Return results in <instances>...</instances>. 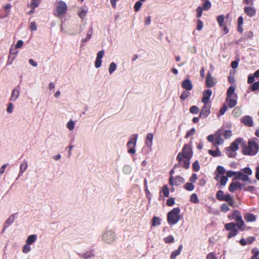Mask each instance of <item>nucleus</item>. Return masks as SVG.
Segmentation results:
<instances>
[{"mask_svg": "<svg viewBox=\"0 0 259 259\" xmlns=\"http://www.w3.org/2000/svg\"><path fill=\"white\" fill-rule=\"evenodd\" d=\"M195 129L194 128H192L190 131L187 132L185 137L187 138L191 136H193L195 134Z\"/></svg>", "mask_w": 259, "mask_h": 259, "instance_id": "864d4df0", "label": "nucleus"}, {"mask_svg": "<svg viewBox=\"0 0 259 259\" xmlns=\"http://www.w3.org/2000/svg\"><path fill=\"white\" fill-rule=\"evenodd\" d=\"M138 138V135L135 134L132 136L131 139L127 143V146L129 148H134L136 144L137 140Z\"/></svg>", "mask_w": 259, "mask_h": 259, "instance_id": "aec40b11", "label": "nucleus"}, {"mask_svg": "<svg viewBox=\"0 0 259 259\" xmlns=\"http://www.w3.org/2000/svg\"><path fill=\"white\" fill-rule=\"evenodd\" d=\"M245 13L250 17H253L256 13V10L251 7H246L244 8Z\"/></svg>", "mask_w": 259, "mask_h": 259, "instance_id": "6ab92c4d", "label": "nucleus"}, {"mask_svg": "<svg viewBox=\"0 0 259 259\" xmlns=\"http://www.w3.org/2000/svg\"><path fill=\"white\" fill-rule=\"evenodd\" d=\"M237 174V171H228L227 172V176L228 177H231L234 176L235 179H236Z\"/></svg>", "mask_w": 259, "mask_h": 259, "instance_id": "bf43d9fd", "label": "nucleus"}, {"mask_svg": "<svg viewBox=\"0 0 259 259\" xmlns=\"http://www.w3.org/2000/svg\"><path fill=\"white\" fill-rule=\"evenodd\" d=\"M252 171L249 167L242 169V171H237L236 179H239L243 182L250 181L249 176L251 175Z\"/></svg>", "mask_w": 259, "mask_h": 259, "instance_id": "20e7f679", "label": "nucleus"}, {"mask_svg": "<svg viewBox=\"0 0 259 259\" xmlns=\"http://www.w3.org/2000/svg\"><path fill=\"white\" fill-rule=\"evenodd\" d=\"M216 83V80L210 73H208L206 77V85L208 88L213 87Z\"/></svg>", "mask_w": 259, "mask_h": 259, "instance_id": "1a4fd4ad", "label": "nucleus"}, {"mask_svg": "<svg viewBox=\"0 0 259 259\" xmlns=\"http://www.w3.org/2000/svg\"><path fill=\"white\" fill-rule=\"evenodd\" d=\"M20 92L18 89H14L12 92L10 100L15 102L19 96Z\"/></svg>", "mask_w": 259, "mask_h": 259, "instance_id": "4be33fe9", "label": "nucleus"}, {"mask_svg": "<svg viewBox=\"0 0 259 259\" xmlns=\"http://www.w3.org/2000/svg\"><path fill=\"white\" fill-rule=\"evenodd\" d=\"M232 114L235 117H238L241 114V110L238 107H236L234 109Z\"/></svg>", "mask_w": 259, "mask_h": 259, "instance_id": "c756f323", "label": "nucleus"}, {"mask_svg": "<svg viewBox=\"0 0 259 259\" xmlns=\"http://www.w3.org/2000/svg\"><path fill=\"white\" fill-rule=\"evenodd\" d=\"M222 211L227 212L229 210V207L226 204H223L221 207Z\"/></svg>", "mask_w": 259, "mask_h": 259, "instance_id": "e2e57ef3", "label": "nucleus"}, {"mask_svg": "<svg viewBox=\"0 0 259 259\" xmlns=\"http://www.w3.org/2000/svg\"><path fill=\"white\" fill-rule=\"evenodd\" d=\"M199 111V109L196 106H192L190 109V112L193 114L198 113Z\"/></svg>", "mask_w": 259, "mask_h": 259, "instance_id": "58836bf2", "label": "nucleus"}, {"mask_svg": "<svg viewBox=\"0 0 259 259\" xmlns=\"http://www.w3.org/2000/svg\"><path fill=\"white\" fill-rule=\"evenodd\" d=\"M197 16L198 17H200L202 14V8L201 7H199L196 9Z\"/></svg>", "mask_w": 259, "mask_h": 259, "instance_id": "69168bd1", "label": "nucleus"}, {"mask_svg": "<svg viewBox=\"0 0 259 259\" xmlns=\"http://www.w3.org/2000/svg\"><path fill=\"white\" fill-rule=\"evenodd\" d=\"M235 227V224L233 223H228L225 225V228L227 230H232L234 229Z\"/></svg>", "mask_w": 259, "mask_h": 259, "instance_id": "e433bc0d", "label": "nucleus"}, {"mask_svg": "<svg viewBox=\"0 0 259 259\" xmlns=\"http://www.w3.org/2000/svg\"><path fill=\"white\" fill-rule=\"evenodd\" d=\"M241 121L243 123L247 126H252L253 125V121L251 117L245 116L242 118Z\"/></svg>", "mask_w": 259, "mask_h": 259, "instance_id": "a211bd4d", "label": "nucleus"}, {"mask_svg": "<svg viewBox=\"0 0 259 259\" xmlns=\"http://www.w3.org/2000/svg\"><path fill=\"white\" fill-rule=\"evenodd\" d=\"M81 255L84 258L88 259L92 257L93 256V254L91 252L88 251L82 254Z\"/></svg>", "mask_w": 259, "mask_h": 259, "instance_id": "09e8293b", "label": "nucleus"}, {"mask_svg": "<svg viewBox=\"0 0 259 259\" xmlns=\"http://www.w3.org/2000/svg\"><path fill=\"white\" fill-rule=\"evenodd\" d=\"M190 95V93L187 91H184L181 95L180 98L182 100H185Z\"/></svg>", "mask_w": 259, "mask_h": 259, "instance_id": "a19ab883", "label": "nucleus"}, {"mask_svg": "<svg viewBox=\"0 0 259 259\" xmlns=\"http://www.w3.org/2000/svg\"><path fill=\"white\" fill-rule=\"evenodd\" d=\"M179 208H175L170 211L167 214V222L170 225H175L178 223L180 219Z\"/></svg>", "mask_w": 259, "mask_h": 259, "instance_id": "f03ea898", "label": "nucleus"}, {"mask_svg": "<svg viewBox=\"0 0 259 259\" xmlns=\"http://www.w3.org/2000/svg\"><path fill=\"white\" fill-rule=\"evenodd\" d=\"M244 217L247 222H253L255 221L256 219V217L255 215L250 213H246Z\"/></svg>", "mask_w": 259, "mask_h": 259, "instance_id": "412c9836", "label": "nucleus"}, {"mask_svg": "<svg viewBox=\"0 0 259 259\" xmlns=\"http://www.w3.org/2000/svg\"><path fill=\"white\" fill-rule=\"evenodd\" d=\"M208 153L209 154H210L211 155L214 156V157H216V156H220L221 155V152L220 151V150H219L218 148L217 149V150L215 151H213V150H208Z\"/></svg>", "mask_w": 259, "mask_h": 259, "instance_id": "cd10ccee", "label": "nucleus"}, {"mask_svg": "<svg viewBox=\"0 0 259 259\" xmlns=\"http://www.w3.org/2000/svg\"><path fill=\"white\" fill-rule=\"evenodd\" d=\"M259 77V70H256L254 73L253 75H249L247 82L248 83H252L254 81V77Z\"/></svg>", "mask_w": 259, "mask_h": 259, "instance_id": "393cba45", "label": "nucleus"}, {"mask_svg": "<svg viewBox=\"0 0 259 259\" xmlns=\"http://www.w3.org/2000/svg\"><path fill=\"white\" fill-rule=\"evenodd\" d=\"M227 102L228 103V106L230 108L235 107L237 104V101L235 99H233L232 97L227 98Z\"/></svg>", "mask_w": 259, "mask_h": 259, "instance_id": "b1692460", "label": "nucleus"}, {"mask_svg": "<svg viewBox=\"0 0 259 259\" xmlns=\"http://www.w3.org/2000/svg\"><path fill=\"white\" fill-rule=\"evenodd\" d=\"M193 168L194 169V170H195L196 171H199V170L200 169V167H199V162H198V161H196L195 162H194L193 163Z\"/></svg>", "mask_w": 259, "mask_h": 259, "instance_id": "13d9d810", "label": "nucleus"}, {"mask_svg": "<svg viewBox=\"0 0 259 259\" xmlns=\"http://www.w3.org/2000/svg\"><path fill=\"white\" fill-rule=\"evenodd\" d=\"M160 224V220L158 217H155L153 219L152 225L156 226Z\"/></svg>", "mask_w": 259, "mask_h": 259, "instance_id": "a18cd8bd", "label": "nucleus"}, {"mask_svg": "<svg viewBox=\"0 0 259 259\" xmlns=\"http://www.w3.org/2000/svg\"><path fill=\"white\" fill-rule=\"evenodd\" d=\"M164 241L167 243H171L174 241V238L172 236L169 235L164 239Z\"/></svg>", "mask_w": 259, "mask_h": 259, "instance_id": "6e6d98bb", "label": "nucleus"}, {"mask_svg": "<svg viewBox=\"0 0 259 259\" xmlns=\"http://www.w3.org/2000/svg\"><path fill=\"white\" fill-rule=\"evenodd\" d=\"M193 155L192 150L189 145H185L177 157V160L187 169L189 167L190 159Z\"/></svg>", "mask_w": 259, "mask_h": 259, "instance_id": "f257e3e1", "label": "nucleus"}, {"mask_svg": "<svg viewBox=\"0 0 259 259\" xmlns=\"http://www.w3.org/2000/svg\"><path fill=\"white\" fill-rule=\"evenodd\" d=\"M243 140L241 138L237 139L234 142H233L229 149L233 152L235 151L238 149V145L242 143Z\"/></svg>", "mask_w": 259, "mask_h": 259, "instance_id": "9d476101", "label": "nucleus"}, {"mask_svg": "<svg viewBox=\"0 0 259 259\" xmlns=\"http://www.w3.org/2000/svg\"><path fill=\"white\" fill-rule=\"evenodd\" d=\"M153 137L154 136L152 133H149L147 135L145 144L149 148H151L152 147Z\"/></svg>", "mask_w": 259, "mask_h": 259, "instance_id": "2eb2a0df", "label": "nucleus"}, {"mask_svg": "<svg viewBox=\"0 0 259 259\" xmlns=\"http://www.w3.org/2000/svg\"><path fill=\"white\" fill-rule=\"evenodd\" d=\"M257 144L250 140L248 142V145L244 147L243 153L246 155H254L257 153Z\"/></svg>", "mask_w": 259, "mask_h": 259, "instance_id": "7ed1b4c3", "label": "nucleus"}, {"mask_svg": "<svg viewBox=\"0 0 259 259\" xmlns=\"http://www.w3.org/2000/svg\"><path fill=\"white\" fill-rule=\"evenodd\" d=\"M234 91H235V88L232 86L230 87L227 91V98L232 97V96L234 93Z\"/></svg>", "mask_w": 259, "mask_h": 259, "instance_id": "c85d7f7f", "label": "nucleus"}, {"mask_svg": "<svg viewBox=\"0 0 259 259\" xmlns=\"http://www.w3.org/2000/svg\"><path fill=\"white\" fill-rule=\"evenodd\" d=\"M103 239L108 243L112 242L115 240V234L112 231H107L103 235Z\"/></svg>", "mask_w": 259, "mask_h": 259, "instance_id": "423d86ee", "label": "nucleus"}, {"mask_svg": "<svg viewBox=\"0 0 259 259\" xmlns=\"http://www.w3.org/2000/svg\"><path fill=\"white\" fill-rule=\"evenodd\" d=\"M182 248H183V246L182 245H181L179 246L178 250H175L171 253V256H170L171 259H175L176 257L180 254V253L182 251Z\"/></svg>", "mask_w": 259, "mask_h": 259, "instance_id": "bb28decb", "label": "nucleus"}, {"mask_svg": "<svg viewBox=\"0 0 259 259\" xmlns=\"http://www.w3.org/2000/svg\"><path fill=\"white\" fill-rule=\"evenodd\" d=\"M36 239H37V236L36 235H34V234L30 235L27 237L26 241V243L30 245V244H32L33 243H34V242H35Z\"/></svg>", "mask_w": 259, "mask_h": 259, "instance_id": "5701e85b", "label": "nucleus"}, {"mask_svg": "<svg viewBox=\"0 0 259 259\" xmlns=\"http://www.w3.org/2000/svg\"><path fill=\"white\" fill-rule=\"evenodd\" d=\"M227 181L228 179L227 177L223 176L221 177L220 183L221 185L225 186L226 184Z\"/></svg>", "mask_w": 259, "mask_h": 259, "instance_id": "c03bdc74", "label": "nucleus"}, {"mask_svg": "<svg viewBox=\"0 0 259 259\" xmlns=\"http://www.w3.org/2000/svg\"><path fill=\"white\" fill-rule=\"evenodd\" d=\"M206 259H217V257L214 253L211 252L207 254Z\"/></svg>", "mask_w": 259, "mask_h": 259, "instance_id": "680f3d73", "label": "nucleus"}, {"mask_svg": "<svg viewBox=\"0 0 259 259\" xmlns=\"http://www.w3.org/2000/svg\"><path fill=\"white\" fill-rule=\"evenodd\" d=\"M116 65L114 63H111L109 68V72L110 73H112L116 69Z\"/></svg>", "mask_w": 259, "mask_h": 259, "instance_id": "8fccbe9b", "label": "nucleus"}, {"mask_svg": "<svg viewBox=\"0 0 259 259\" xmlns=\"http://www.w3.org/2000/svg\"><path fill=\"white\" fill-rule=\"evenodd\" d=\"M23 41L21 40H19L17 41L16 45L15 46V48L17 49L21 48L23 46Z\"/></svg>", "mask_w": 259, "mask_h": 259, "instance_id": "774afa93", "label": "nucleus"}, {"mask_svg": "<svg viewBox=\"0 0 259 259\" xmlns=\"http://www.w3.org/2000/svg\"><path fill=\"white\" fill-rule=\"evenodd\" d=\"M253 255L251 257V259H259L258 253L259 252L257 248L253 249L252 250Z\"/></svg>", "mask_w": 259, "mask_h": 259, "instance_id": "2f4dec72", "label": "nucleus"}, {"mask_svg": "<svg viewBox=\"0 0 259 259\" xmlns=\"http://www.w3.org/2000/svg\"><path fill=\"white\" fill-rule=\"evenodd\" d=\"M211 7V3L208 0H205V2L203 5V9L205 10H208Z\"/></svg>", "mask_w": 259, "mask_h": 259, "instance_id": "3c124183", "label": "nucleus"}, {"mask_svg": "<svg viewBox=\"0 0 259 259\" xmlns=\"http://www.w3.org/2000/svg\"><path fill=\"white\" fill-rule=\"evenodd\" d=\"M162 193L164 196L168 197L169 195V190L166 185H164L162 187Z\"/></svg>", "mask_w": 259, "mask_h": 259, "instance_id": "4c0bfd02", "label": "nucleus"}, {"mask_svg": "<svg viewBox=\"0 0 259 259\" xmlns=\"http://www.w3.org/2000/svg\"><path fill=\"white\" fill-rule=\"evenodd\" d=\"M230 231H231L230 232L229 234H228V238H231L233 236H235L238 233V231L235 229H233L232 230H230Z\"/></svg>", "mask_w": 259, "mask_h": 259, "instance_id": "603ef678", "label": "nucleus"}, {"mask_svg": "<svg viewBox=\"0 0 259 259\" xmlns=\"http://www.w3.org/2000/svg\"><path fill=\"white\" fill-rule=\"evenodd\" d=\"M67 128L70 131H72L74 129V123L73 121L70 120L68 123L67 125Z\"/></svg>", "mask_w": 259, "mask_h": 259, "instance_id": "49530a36", "label": "nucleus"}, {"mask_svg": "<svg viewBox=\"0 0 259 259\" xmlns=\"http://www.w3.org/2000/svg\"><path fill=\"white\" fill-rule=\"evenodd\" d=\"M236 221V226L239 229H242L244 225V223L242 219L241 218L239 220H237Z\"/></svg>", "mask_w": 259, "mask_h": 259, "instance_id": "c9c22d12", "label": "nucleus"}, {"mask_svg": "<svg viewBox=\"0 0 259 259\" xmlns=\"http://www.w3.org/2000/svg\"><path fill=\"white\" fill-rule=\"evenodd\" d=\"M259 89V81L254 82L250 87V91L254 92Z\"/></svg>", "mask_w": 259, "mask_h": 259, "instance_id": "72a5a7b5", "label": "nucleus"}, {"mask_svg": "<svg viewBox=\"0 0 259 259\" xmlns=\"http://www.w3.org/2000/svg\"><path fill=\"white\" fill-rule=\"evenodd\" d=\"M104 54L103 51H99L97 55L96 60L95 61V66L96 68H99L101 66L102 63V58Z\"/></svg>", "mask_w": 259, "mask_h": 259, "instance_id": "f8f14e48", "label": "nucleus"}, {"mask_svg": "<svg viewBox=\"0 0 259 259\" xmlns=\"http://www.w3.org/2000/svg\"><path fill=\"white\" fill-rule=\"evenodd\" d=\"M142 6V3L141 2L138 1L136 2L134 6L135 11L136 12H138V11H139Z\"/></svg>", "mask_w": 259, "mask_h": 259, "instance_id": "79ce46f5", "label": "nucleus"}, {"mask_svg": "<svg viewBox=\"0 0 259 259\" xmlns=\"http://www.w3.org/2000/svg\"><path fill=\"white\" fill-rule=\"evenodd\" d=\"M40 0H32L30 4V7L31 9H34L37 7L40 3Z\"/></svg>", "mask_w": 259, "mask_h": 259, "instance_id": "7c9ffc66", "label": "nucleus"}, {"mask_svg": "<svg viewBox=\"0 0 259 259\" xmlns=\"http://www.w3.org/2000/svg\"><path fill=\"white\" fill-rule=\"evenodd\" d=\"M210 105L206 103L201 110L200 116L203 118L206 117L210 114Z\"/></svg>", "mask_w": 259, "mask_h": 259, "instance_id": "6e6552de", "label": "nucleus"}, {"mask_svg": "<svg viewBox=\"0 0 259 259\" xmlns=\"http://www.w3.org/2000/svg\"><path fill=\"white\" fill-rule=\"evenodd\" d=\"M241 184L238 182H232L229 186V190L230 192H234L238 189H240Z\"/></svg>", "mask_w": 259, "mask_h": 259, "instance_id": "4468645a", "label": "nucleus"}, {"mask_svg": "<svg viewBox=\"0 0 259 259\" xmlns=\"http://www.w3.org/2000/svg\"><path fill=\"white\" fill-rule=\"evenodd\" d=\"M30 29L32 31H35L37 29V26L34 22H32L30 23Z\"/></svg>", "mask_w": 259, "mask_h": 259, "instance_id": "338daca9", "label": "nucleus"}, {"mask_svg": "<svg viewBox=\"0 0 259 259\" xmlns=\"http://www.w3.org/2000/svg\"><path fill=\"white\" fill-rule=\"evenodd\" d=\"M169 181V184L171 186H179L184 182V180L180 176L176 177V178L170 176Z\"/></svg>", "mask_w": 259, "mask_h": 259, "instance_id": "0eeeda50", "label": "nucleus"}, {"mask_svg": "<svg viewBox=\"0 0 259 259\" xmlns=\"http://www.w3.org/2000/svg\"><path fill=\"white\" fill-rule=\"evenodd\" d=\"M67 9V7L66 3L63 1H60L57 4L55 15L57 17L63 16L66 13Z\"/></svg>", "mask_w": 259, "mask_h": 259, "instance_id": "39448f33", "label": "nucleus"}, {"mask_svg": "<svg viewBox=\"0 0 259 259\" xmlns=\"http://www.w3.org/2000/svg\"><path fill=\"white\" fill-rule=\"evenodd\" d=\"M190 200L191 201L195 203H197L199 202V199L198 198L197 195L195 193H193L191 195Z\"/></svg>", "mask_w": 259, "mask_h": 259, "instance_id": "f704fd0d", "label": "nucleus"}, {"mask_svg": "<svg viewBox=\"0 0 259 259\" xmlns=\"http://www.w3.org/2000/svg\"><path fill=\"white\" fill-rule=\"evenodd\" d=\"M223 134L221 131H219L215 134V142L213 144V145H221L224 142L223 139L221 137Z\"/></svg>", "mask_w": 259, "mask_h": 259, "instance_id": "ddd939ff", "label": "nucleus"}, {"mask_svg": "<svg viewBox=\"0 0 259 259\" xmlns=\"http://www.w3.org/2000/svg\"><path fill=\"white\" fill-rule=\"evenodd\" d=\"M224 195L222 191H219L217 193V197L220 200H223L224 199Z\"/></svg>", "mask_w": 259, "mask_h": 259, "instance_id": "37998d69", "label": "nucleus"}, {"mask_svg": "<svg viewBox=\"0 0 259 259\" xmlns=\"http://www.w3.org/2000/svg\"><path fill=\"white\" fill-rule=\"evenodd\" d=\"M203 27V22L201 20H198L197 21V30H201L202 29Z\"/></svg>", "mask_w": 259, "mask_h": 259, "instance_id": "052dcab7", "label": "nucleus"}, {"mask_svg": "<svg viewBox=\"0 0 259 259\" xmlns=\"http://www.w3.org/2000/svg\"><path fill=\"white\" fill-rule=\"evenodd\" d=\"M185 188L188 191H192L194 189V186L191 183H187L185 185Z\"/></svg>", "mask_w": 259, "mask_h": 259, "instance_id": "de8ad7c7", "label": "nucleus"}, {"mask_svg": "<svg viewBox=\"0 0 259 259\" xmlns=\"http://www.w3.org/2000/svg\"><path fill=\"white\" fill-rule=\"evenodd\" d=\"M233 216L234 219H235L236 221L242 218L240 212L238 210H235L233 212Z\"/></svg>", "mask_w": 259, "mask_h": 259, "instance_id": "473e14b6", "label": "nucleus"}, {"mask_svg": "<svg viewBox=\"0 0 259 259\" xmlns=\"http://www.w3.org/2000/svg\"><path fill=\"white\" fill-rule=\"evenodd\" d=\"M211 94H212V92L210 90H207L204 91L203 97L202 99V102L204 104H206V103L209 104V99H210V96H211Z\"/></svg>", "mask_w": 259, "mask_h": 259, "instance_id": "9b49d317", "label": "nucleus"}, {"mask_svg": "<svg viewBox=\"0 0 259 259\" xmlns=\"http://www.w3.org/2000/svg\"><path fill=\"white\" fill-rule=\"evenodd\" d=\"M29 244L26 243L23 247L22 251L23 253H27L30 250V247Z\"/></svg>", "mask_w": 259, "mask_h": 259, "instance_id": "ea45409f", "label": "nucleus"}, {"mask_svg": "<svg viewBox=\"0 0 259 259\" xmlns=\"http://www.w3.org/2000/svg\"><path fill=\"white\" fill-rule=\"evenodd\" d=\"M28 166L27 162L26 160L23 161L20 165V172L19 175L22 174L24 171L27 169Z\"/></svg>", "mask_w": 259, "mask_h": 259, "instance_id": "a878e982", "label": "nucleus"}, {"mask_svg": "<svg viewBox=\"0 0 259 259\" xmlns=\"http://www.w3.org/2000/svg\"><path fill=\"white\" fill-rule=\"evenodd\" d=\"M231 135H232V132L230 130H226L224 134V137L226 139L230 138L231 136Z\"/></svg>", "mask_w": 259, "mask_h": 259, "instance_id": "0e129e2a", "label": "nucleus"}, {"mask_svg": "<svg viewBox=\"0 0 259 259\" xmlns=\"http://www.w3.org/2000/svg\"><path fill=\"white\" fill-rule=\"evenodd\" d=\"M217 171L218 172L219 175H223L225 173V170L223 166H219L217 168Z\"/></svg>", "mask_w": 259, "mask_h": 259, "instance_id": "5fc2aeb1", "label": "nucleus"}, {"mask_svg": "<svg viewBox=\"0 0 259 259\" xmlns=\"http://www.w3.org/2000/svg\"><path fill=\"white\" fill-rule=\"evenodd\" d=\"M217 20L220 26H222L224 21V17L223 15H220L218 17Z\"/></svg>", "mask_w": 259, "mask_h": 259, "instance_id": "4d7b16f0", "label": "nucleus"}, {"mask_svg": "<svg viewBox=\"0 0 259 259\" xmlns=\"http://www.w3.org/2000/svg\"><path fill=\"white\" fill-rule=\"evenodd\" d=\"M88 9L86 6H83L79 8L78 12V15L81 19H83L86 16L88 13Z\"/></svg>", "mask_w": 259, "mask_h": 259, "instance_id": "dca6fc26", "label": "nucleus"}, {"mask_svg": "<svg viewBox=\"0 0 259 259\" xmlns=\"http://www.w3.org/2000/svg\"><path fill=\"white\" fill-rule=\"evenodd\" d=\"M182 86L184 89L188 91L191 90L193 88L192 84L189 79H185L182 83Z\"/></svg>", "mask_w": 259, "mask_h": 259, "instance_id": "f3484780", "label": "nucleus"}]
</instances>
